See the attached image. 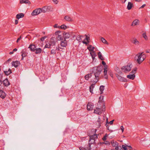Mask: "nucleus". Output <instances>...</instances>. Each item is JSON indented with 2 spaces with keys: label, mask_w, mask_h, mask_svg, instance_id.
Returning a JSON list of instances; mask_svg holds the SVG:
<instances>
[{
  "label": "nucleus",
  "mask_w": 150,
  "mask_h": 150,
  "mask_svg": "<svg viewBox=\"0 0 150 150\" xmlns=\"http://www.w3.org/2000/svg\"><path fill=\"white\" fill-rule=\"evenodd\" d=\"M98 57L101 60H103L104 59L101 53L100 52H99L98 53Z\"/></svg>",
  "instance_id": "33"
},
{
  "label": "nucleus",
  "mask_w": 150,
  "mask_h": 150,
  "mask_svg": "<svg viewBox=\"0 0 150 150\" xmlns=\"http://www.w3.org/2000/svg\"><path fill=\"white\" fill-rule=\"evenodd\" d=\"M21 4H27L28 3V0H20Z\"/></svg>",
  "instance_id": "37"
},
{
  "label": "nucleus",
  "mask_w": 150,
  "mask_h": 150,
  "mask_svg": "<svg viewBox=\"0 0 150 150\" xmlns=\"http://www.w3.org/2000/svg\"><path fill=\"white\" fill-rule=\"evenodd\" d=\"M146 58V55L143 53H139L135 57V59L137 62L140 64Z\"/></svg>",
  "instance_id": "2"
},
{
  "label": "nucleus",
  "mask_w": 150,
  "mask_h": 150,
  "mask_svg": "<svg viewBox=\"0 0 150 150\" xmlns=\"http://www.w3.org/2000/svg\"><path fill=\"white\" fill-rule=\"evenodd\" d=\"M35 53L36 54H40L42 51V50L41 48H36V49H35Z\"/></svg>",
  "instance_id": "29"
},
{
  "label": "nucleus",
  "mask_w": 150,
  "mask_h": 150,
  "mask_svg": "<svg viewBox=\"0 0 150 150\" xmlns=\"http://www.w3.org/2000/svg\"><path fill=\"white\" fill-rule=\"evenodd\" d=\"M92 73H90L86 75L85 76V79L86 80H88L92 76Z\"/></svg>",
  "instance_id": "30"
},
{
  "label": "nucleus",
  "mask_w": 150,
  "mask_h": 150,
  "mask_svg": "<svg viewBox=\"0 0 150 150\" xmlns=\"http://www.w3.org/2000/svg\"><path fill=\"white\" fill-rule=\"evenodd\" d=\"M104 77L106 79H108V76L107 75V73H106V74L105 73H104Z\"/></svg>",
  "instance_id": "52"
},
{
  "label": "nucleus",
  "mask_w": 150,
  "mask_h": 150,
  "mask_svg": "<svg viewBox=\"0 0 150 150\" xmlns=\"http://www.w3.org/2000/svg\"><path fill=\"white\" fill-rule=\"evenodd\" d=\"M46 38V37H42V38H40V40L41 41H43L44 40H45V39Z\"/></svg>",
  "instance_id": "54"
},
{
  "label": "nucleus",
  "mask_w": 150,
  "mask_h": 150,
  "mask_svg": "<svg viewBox=\"0 0 150 150\" xmlns=\"http://www.w3.org/2000/svg\"><path fill=\"white\" fill-rule=\"evenodd\" d=\"M6 93L2 90H0V97L2 99L4 98L6 96Z\"/></svg>",
  "instance_id": "21"
},
{
  "label": "nucleus",
  "mask_w": 150,
  "mask_h": 150,
  "mask_svg": "<svg viewBox=\"0 0 150 150\" xmlns=\"http://www.w3.org/2000/svg\"><path fill=\"white\" fill-rule=\"evenodd\" d=\"M56 53V52L55 50H52L51 51V54H55Z\"/></svg>",
  "instance_id": "48"
},
{
  "label": "nucleus",
  "mask_w": 150,
  "mask_h": 150,
  "mask_svg": "<svg viewBox=\"0 0 150 150\" xmlns=\"http://www.w3.org/2000/svg\"><path fill=\"white\" fill-rule=\"evenodd\" d=\"M132 42L133 44L136 45H139V41L136 38H133L132 40Z\"/></svg>",
  "instance_id": "18"
},
{
  "label": "nucleus",
  "mask_w": 150,
  "mask_h": 150,
  "mask_svg": "<svg viewBox=\"0 0 150 150\" xmlns=\"http://www.w3.org/2000/svg\"><path fill=\"white\" fill-rule=\"evenodd\" d=\"M114 121V120L111 121L109 123L110 125H112L113 124Z\"/></svg>",
  "instance_id": "57"
},
{
  "label": "nucleus",
  "mask_w": 150,
  "mask_h": 150,
  "mask_svg": "<svg viewBox=\"0 0 150 150\" xmlns=\"http://www.w3.org/2000/svg\"><path fill=\"white\" fill-rule=\"evenodd\" d=\"M82 42L83 44H85L86 45H87L89 42L87 41H85L84 40L82 41Z\"/></svg>",
  "instance_id": "50"
},
{
  "label": "nucleus",
  "mask_w": 150,
  "mask_h": 150,
  "mask_svg": "<svg viewBox=\"0 0 150 150\" xmlns=\"http://www.w3.org/2000/svg\"><path fill=\"white\" fill-rule=\"evenodd\" d=\"M56 41V40L55 37H52L50 41L47 42L45 47L48 48H51V46L55 45Z\"/></svg>",
  "instance_id": "4"
},
{
  "label": "nucleus",
  "mask_w": 150,
  "mask_h": 150,
  "mask_svg": "<svg viewBox=\"0 0 150 150\" xmlns=\"http://www.w3.org/2000/svg\"><path fill=\"white\" fill-rule=\"evenodd\" d=\"M105 141L102 143V144H104L106 145L109 146L110 145V142H109V141Z\"/></svg>",
  "instance_id": "38"
},
{
  "label": "nucleus",
  "mask_w": 150,
  "mask_h": 150,
  "mask_svg": "<svg viewBox=\"0 0 150 150\" xmlns=\"http://www.w3.org/2000/svg\"><path fill=\"white\" fill-rule=\"evenodd\" d=\"M137 68H134L132 71L131 72V73H132V74H134L135 73L136 71H137Z\"/></svg>",
  "instance_id": "45"
},
{
  "label": "nucleus",
  "mask_w": 150,
  "mask_h": 150,
  "mask_svg": "<svg viewBox=\"0 0 150 150\" xmlns=\"http://www.w3.org/2000/svg\"><path fill=\"white\" fill-rule=\"evenodd\" d=\"M100 91L101 94H102L103 93V91L104 89V86H100Z\"/></svg>",
  "instance_id": "39"
},
{
  "label": "nucleus",
  "mask_w": 150,
  "mask_h": 150,
  "mask_svg": "<svg viewBox=\"0 0 150 150\" xmlns=\"http://www.w3.org/2000/svg\"><path fill=\"white\" fill-rule=\"evenodd\" d=\"M24 16V14L23 13H20L17 14L16 16V18L18 19L21 18H23Z\"/></svg>",
  "instance_id": "23"
},
{
  "label": "nucleus",
  "mask_w": 150,
  "mask_h": 150,
  "mask_svg": "<svg viewBox=\"0 0 150 150\" xmlns=\"http://www.w3.org/2000/svg\"><path fill=\"white\" fill-rule=\"evenodd\" d=\"M146 6V5L145 4H144L143 5L140 7V8H143L144 7H145Z\"/></svg>",
  "instance_id": "60"
},
{
  "label": "nucleus",
  "mask_w": 150,
  "mask_h": 150,
  "mask_svg": "<svg viewBox=\"0 0 150 150\" xmlns=\"http://www.w3.org/2000/svg\"><path fill=\"white\" fill-rule=\"evenodd\" d=\"M102 70V69L100 68V67H96L93 68L92 73V74H94L95 77L94 80L93 81V83H96L99 79L100 77L99 76Z\"/></svg>",
  "instance_id": "1"
},
{
  "label": "nucleus",
  "mask_w": 150,
  "mask_h": 150,
  "mask_svg": "<svg viewBox=\"0 0 150 150\" xmlns=\"http://www.w3.org/2000/svg\"><path fill=\"white\" fill-rule=\"evenodd\" d=\"M13 52H13V51L12 52H9V54H12L13 53Z\"/></svg>",
  "instance_id": "64"
},
{
  "label": "nucleus",
  "mask_w": 150,
  "mask_h": 150,
  "mask_svg": "<svg viewBox=\"0 0 150 150\" xmlns=\"http://www.w3.org/2000/svg\"><path fill=\"white\" fill-rule=\"evenodd\" d=\"M42 12L45 13L47 12L52 11L53 8L52 7L50 6H45L41 8Z\"/></svg>",
  "instance_id": "5"
},
{
  "label": "nucleus",
  "mask_w": 150,
  "mask_h": 150,
  "mask_svg": "<svg viewBox=\"0 0 150 150\" xmlns=\"http://www.w3.org/2000/svg\"><path fill=\"white\" fill-rule=\"evenodd\" d=\"M17 50V49L16 48H15L13 49V52H16V51Z\"/></svg>",
  "instance_id": "61"
},
{
  "label": "nucleus",
  "mask_w": 150,
  "mask_h": 150,
  "mask_svg": "<svg viewBox=\"0 0 150 150\" xmlns=\"http://www.w3.org/2000/svg\"><path fill=\"white\" fill-rule=\"evenodd\" d=\"M95 49V47H93L91 45H89L87 47V49H88L89 51H94L93 50Z\"/></svg>",
  "instance_id": "28"
},
{
  "label": "nucleus",
  "mask_w": 150,
  "mask_h": 150,
  "mask_svg": "<svg viewBox=\"0 0 150 150\" xmlns=\"http://www.w3.org/2000/svg\"><path fill=\"white\" fill-rule=\"evenodd\" d=\"M18 20H15V23L16 25L18 23Z\"/></svg>",
  "instance_id": "58"
},
{
  "label": "nucleus",
  "mask_w": 150,
  "mask_h": 150,
  "mask_svg": "<svg viewBox=\"0 0 150 150\" xmlns=\"http://www.w3.org/2000/svg\"><path fill=\"white\" fill-rule=\"evenodd\" d=\"M64 19L66 21L69 22H72L73 20L71 17L69 16H66L64 17Z\"/></svg>",
  "instance_id": "20"
},
{
  "label": "nucleus",
  "mask_w": 150,
  "mask_h": 150,
  "mask_svg": "<svg viewBox=\"0 0 150 150\" xmlns=\"http://www.w3.org/2000/svg\"><path fill=\"white\" fill-rule=\"evenodd\" d=\"M110 145H111L112 146L116 148L118 145V144L116 141L112 140L110 142Z\"/></svg>",
  "instance_id": "15"
},
{
  "label": "nucleus",
  "mask_w": 150,
  "mask_h": 150,
  "mask_svg": "<svg viewBox=\"0 0 150 150\" xmlns=\"http://www.w3.org/2000/svg\"><path fill=\"white\" fill-rule=\"evenodd\" d=\"M90 54L91 55L93 59H94L96 55L95 52L94 51L91 52L90 53Z\"/></svg>",
  "instance_id": "32"
},
{
  "label": "nucleus",
  "mask_w": 150,
  "mask_h": 150,
  "mask_svg": "<svg viewBox=\"0 0 150 150\" xmlns=\"http://www.w3.org/2000/svg\"><path fill=\"white\" fill-rule=\"evenodd\" d=\"M42 12L41 8H37L33 11L31 13V15L33 16H36Z\"/></svg>",
  "instance_id": "9"
},
{
  "label": "nucleus",
  "mask_w": 150,
  "mask_h": 150,
  "mask_svg": "<svg viewBox=\"0 0 150 150\" xmlns=\"http://www.w3.org/2000/svg\"><path fill=\"white\" fill-rule=\"evenodd\" d=\"M12 65L14 67H17L20 64V63L19 61H13L12 62Z\"/></svg>",
  "instance_id": "16"
},
{
  "label": "nucleus",
  "mask_w": 150,
  "mask_h": 150,
  "mask_svg": "<svg viewBox=\"0 0 150 150\" xmlns=\"http://www.w3.org/2000/svg\"><path fill=\"white\" fill-rule=\"evenodd\" d=\"M56 50H58V51H59V47H57L56 49Z\"/></svg>",
  "instance_id": "62"
},
{
  "label": "nucleus",
  "mask_w": 150,
  "mask_h": 150,
  "mask_svg": "<svg viewBox=\"0 0 150 150\" xmlns=\"http://www.w3.org/2000/svg\"><path fill=\"white\" fill-rule=\"evenodd\" d=\"M35 48L36 47L35 45L31 44L29 46V48H30L31 51H35Z\"/></svg>",
  "instance_id": "25"
},
{
  "label": "nucleus",
  "mask_w": 150,
  "mask_h": 150,
  "mask_svg": "<svg viewBox=\"0 0 150 150\" xmlns=\"http://www.w3.org/2000/svg\"><path fill=\"white\" fill-rule=\"evenodd\" d=\"M101 41L103 43H104V44H107V45H108V42L107 41V40L105 39L104 38L102 37L101 38Z\"/></svg>",
  "instance_id": "34"
},
{
  "label": "nucleus",
  "mask_w": 150,
  "mask_h": 150,
  "mask_svg": "<svg viewBox=\"0 0 150 150\" xmlns=\"http://www.w3.org/2000/svg\"><path fill=\"white\" fill-rule=\"evenodd\" d=\"M127 78H128L129 79H132V80H133L134 79L135 77V75L134 74H129L127 75Z\"/></svg>",
  "instance_id": "24"
},
{
  "label": "nucleus",
  "mask_w": 150,
  "mask_h": 150,
  "mask_svg": "<svg viewBox=\"0 0 150 150\" xmlns=\"http://www.w3.org/2000/svg\"><path fill=\"white\" fill-rule=\"evenodd\" d=\"M133 6V4L131 2H129L128 3V5L127 6V8L128 10H130L131 9L132 7Z\"/></svg>",
  "instance_id": "26"
},
{
  "label": "nucleus",
  "mask_w": 150,
  "mask_h": 150,
  "mask_svg": "<svg viewBox=\"0 0 150 150\" xmlns=\"http://www.w3.org/2000/svg\"><path fill=\"white\" fill-rule=\"evenodd\" d=\"M97 139V136L96 134H94L93 135L91 136L90 137V139L89 140V148L85 149L84 148H82L80 149V150H90L91 149V144L95 143V141Z\"/></svg>",
  "instance_id": "3"
},
{
  "label": "nucleus",
  "mask_w": 150,
  "mask_h": 150,
  "mask_svg": "<svg viewBox=\"0 0 150 150\" xmlns=\"http://www.w3.org/2000/svg\"><path fill=\"white\" fill-rule=\"evenodd\" d=\"M120 129L122 130V132H123L124 131V128L123 126H121Z\"/></svg>",
  "instance_id": "53"
},
{
  "label": "nucleus",
  "mask_w": 150,
  "mask_h": 150,
  "mask_svg": "<svg viewBox=\"0 0 150 150\" xmlns=\"http://www.w3.org/2000/svg\"><path fill=\"white\" fill-rule=\"evenodd\" d=\"M102 63L103 64V65L104 66L105 65H106V63L104 61H102Z\"/></svg>",
  "instance_id": "56"
},
{
  "label": "nucleus",
  "mask_w": 150,
  "mask_h": 150,
  "mask_svg": "<svg viewBox=\"0 0 150 150\" xmlns=\"http://www.w3.org/2000/svg\"><path fill=\"white\" fill-rule=\"evenodd\" d=\"M108 66L107 65H106L104 66V73L105 74H106L107 73L108 71Z\"/></svg>",
  "instance_id": "36"
},
{
  "label": "nucleus",
  "mask_w": 150,
  "mask_h": 150,
  "mask_svg": "<svg viewBox=\"0 0 150 150\" xmlns=\"http://www.w3.org/2000/svg\"><path fill=\"white\" fill-rule=\"evenodd\" d=\"M54 27L55 28H60V26H58L57 24H55L54 25Z\"/></svg>",
  "instance_id": "51"
},
{
  "label": "nucleus",
  "mask_w": 150,
  "mask_h": 150,
  "mask_svg": "<svg viewBox=\"0 0 150 150\" xmlns=\"http://www.w3.org/2000/svg\"><path fill=\"white\" fill-rule=\"evenodd\" d=\"M55 35L56 36V40L57 39L58 40H61L62 39L61 32L60 31H56L55 33Z\"/></svg>",
  "instance_id": "8"
},
{
  "label": "nucleus",
  "mask_w": 150,
  "mask_h": 150,
  "mask_svg": "<svg viewBox=\"0 0 150 150\" xmlns=\"http://www.w3.org/2000/svg\"><path fill=\"white\" fill-rule=\"evenodd\" d=\"M86 36V38L85 39V40H86L87 41L89 42L90 40V38L89 37H88L87 36V35H85Z\"/></svg>",
  "instance_id": "47"
},
{
  "label": "nucleus",
  "mask_w": 150,
  "mask_h": 150,
  "mask_svg": "<svg viewBox=\"0 0 150 150\" xmlns=\"http://www.w3.org/2000/svg\"><path fill=\"white\" fill-rule=\"evenodd\" d=\"M60 28L62 29H65L67 28L66 26L64 24L62 25L61 26H60Z\"/></svg>",
  "instance_id": "43"
},
{
  "label": "nucleus",
  "mask_w": 150,
  "mask_h": 150,
  "mask_svg": "<svg viewBox=\"0 0 150 150\" xmlns=\"http://www.w3.org/2000/svg\"><path fill=\"white\" fill-rule=\"evenodd\" d=\"M108 136V135L107 134H105L104 136L102 138V140L103 141H105L107 139V138Z\"/></svg>",
  "instance_id": "46"
},
{
  "label": "nucleus",
  "mask_w": 150,
  "mask_h": 150,
  "mask_svg": "<svg viewBox=\"0 0 150 150\" xmlns=\"http://www.w3.org/2000/svg\"><path fill=\"white\" fill-rule=\"evenodd\" d=\"M116 76L118 80L120 81L123 82H126L127 81V80L126 78L118 74H116Z\"/></svg>",
  "instance_id": "10"
},
{
  "label": "nucleus",
  "mask_w": 150,
  "mask_h": 150,
  "mask_svg": "<svg viewBox=\"0 0 150 150\" xmlns=\"http://www.w3.org/2000/svg\"><path fill=\"white\" fill-rule=\"evenodd\" d=\"M52 1L56 4H57L59 2L57 0H52Z\"/></svg>",
  "instance_id": "49"
},
{
  "label": "nucleus",
  "mask_w": 150,
  "mask_h": 150,
  "mask_svg": "<svg viewBox=\"0 0 150 150\" xmlns=\"http://www.w3.org/2000/svg\"><path fill=\"white\" fill-rule=\"evenodd\" d=\"M21 38V36L19 38H18L16 40V42H18L19 40H20Z\"/></svg>",
  "instance_id": "55"
},
{
  "label": "nucleus",
  "mask_w": 150,
  "mask_h": 150,
  "mask_svg": "<svg viewBox=\"0 0 150 150\" xmlns=\"http://www.w3.org/2000/svg\"><path fill=\"white\" fill-rule=\"evenodd\" d=\"M4 72L6 75L8 76L12 73V71L11 69H9L8 71L4 70Z\"/></svg>",
  "instance_id": "27"
},
{
  "label": "nucleus",
  "mask_w": 150,
  "mask_h": 150,
  "mask_svg": "<svg viewBox=\"0 0 150 150\" xmlns=\"http://www.w3.org/2000/svg\"><path fill=\"white\" fill-rule=\"evenodd\" d=\"M126 1H127V0H124V1L122 0V3H124L126 2Z\"/></svg>",
  "instance_id": "63"
},
{
  "label": "nucleus",
  "mask_w": 150,
  "mask_h": 150,
  "mask_svg": "<svg viewBox=\"0 0 150 150\" xmlns=\"http://www.w3.org/2000/svg\"><path fill=\"white\" fill-rule=\"evenodd\" d=\"M3 83L5 86H8L10 84L9 81L7 79H5L3 81Z\"/></svg>",
  "instance_id": "22"
},
{
  "label": "nucleus",
  "mask_w": 150,
  "mask_h": 150,
  "mask_svg": "<svg viewBox=\"0 0 150 150\" xmlns=\"http://www.w3.org/2000/svg\"><path fill=\"white\" fill-rule=\"evenodd\" d=\"M82 36L81 35H78L77 36L76 39L79 41L80 42L81 40V37Z\"/></svg>",
  "instance_id": "40"
},
{
  "label": "nucleus",
  "mask_w": 150,
  "mask_h": 150,
  "mask_svg": "<svg viewBox=\"0 0 150 150\" xmlns=\"http://www.w3.org/2000/svg\"><path fill=\"white\" fill-rule=\"evenodd\" d=\"M115 149L116 150H122V147L120 146H117L116 148H115Z\"/></svg>",
  "instance_id": "41"
},
{
  "label": "nucleus",
  "mask_w": 150,
  "mask_h": 150,
  "mask_svg": "<svg viewBox=\"0 0 150 150\" xmlns=\"http://www.w3.org/2000/svg\"><path fill=\"white\" fill-rule=\"evenodd\" d=\"M142 36L145 40H148V38L145 33L143 34Z\"/></svg>",
  "instance_id": "44"
},
{
  "label": "nucleus",
  "mask_w": 150,
  "mask_h": 150,
  "mask_svg": "<svg viewBox=\"0 0 150 150\" xmlns=\"http://www.w3.org/2000/svg\"><path fill=\"white\" fill-rule=\"evenodd\" d=\"M94 84H91V86H90V91L91 93H93V89L94 87V85L96 84L95 83H94Z\"/></svg>",
  "instance_id": "31"
},
{
  "label": "nucleus",
  "mask_w": 150,
  "mask_h": 150,
  "mask_svg": "<svg viewBox=\"0 0 150 150\" xmlns=\"http://www.w3.org/2000/svg\"><path fill=\"white\" fill-rule=\"evenodd\" d=\"M132 67V65L131 64H128L127 65L122 67L121 69L124 72L127 73L129 71Z\"/></svg>",
  "instance_id": "7"
},
{
  "label": "nucleus",
  "mask_w": 150,
  "mask_h": 150,
  "mask_svg": "<svg viewBox=\"0 0 150 150\" xmlns=\"http://www.w3.org/2000/svg\"><path fill=\"white\" fill-rule=\"evenodd\" d=\"M60 42V46L63 47H65L67 45V40L64 39H62Z\"/></svg>",
  "instance_id": "11"
},
{
  "label": "nucleus",
  "mask_w": 150,
  "mask_h": 150,
  "mask_svg": "<svg viewBox=\"0 0 150 150\" xmlns=\"http://www.w3.org/2000/svg\"><path fill=\"white\" fill-rule=\"evenodd\" d=\"M21 56H22V58L21 60H23V58L24 57L27 56V50L24 49L21 52Z\"/></svg>",
  "instance_id": "12"
},
{
  "label": "nucleus",
  "mask_w": 150,
  "mask_h": 150,
  "mask_svg": "<svg viewBox=\"0 0 150 150\" xmlns=\"http://www.w3.org/2000/svg\"><path fill=\"white\" fill-rule=\"evenodd\" d=\"M63 35L64 36V39H68L71 36V33L64 32L63 33Z\"/></svg>",
  "instance_id": "14"
},
{
  "label": "nucleus",
  "mask_w": 150,
  "mask_h": 150,
  "mask_svg": "<svg viewBox=\"0 0 150 150\" xmlns=\"http://www.w3.org/2000/svg\"><path fill=\"white\" fill-rule=\"evenodd\" d=\"M102 123V121L100 120V119L99 118H98V120L97 122V124H98V127H99L101 126V124Z\"/></svg>",
  "instance_id": "35"
},
{
  "label": "nucleus",
  "mask_w": 150,
  "mask_h": 150,
  "mask_svg": "<svg viewBox=\"0 0 150 150\" xmlns=\"http://www.w3.org/2000/svg\"><path fill=\"white\" fill-rule=\"evenodd\" d=\"M93 108V105L91 103H88L87 105V109L88 110H92Z\"/></svg>",
  "instance_id": "19"
},
{
  "label": "nucleus",
  "mask_w": 150,
  "mask_h": 150,
  "mask_svg": "<svg viewBox=\"0 0 150 150\" xmlns=\"http://www.w3.org/2000/svg\"><path fill=\"white\" fill-rule=\"evenodd\" d=\"M105 126L108 129L110 130L109 129V123L108 122V118H106V123L105 124Z\"/></svg>",
  "instance_id": "42"
},
{
  "label": "nucleus",
  "mask_w": 150,
  "mask_h": 150,
  "mask_svg": "<svg viewBox=\"0 0 150 150\" xmlns=\"http://www.w3.org/2000/svg\"><path fill=\"white\" fill-rule=\"evenodd\" d=\"M122 150H128V149L130 150L132 149L130 146H128L125 144L122 146Z\"/></svg>",
  "instance_id": "17"
},
{
  "label": "nucleus",
  "mask_w": 150,
  "mask_h": 150,
  "mask_svg": "<svg viewBox=\"0 0 150 150\" xmlns=\"http://www.w3.org/2000/svg\"><path fill=\"white\" fill-rule=\"evenodd\" d=\"M146 52L147 53H150V50H146Z\"/></svg>",
  "instance_id": "59"
},
{
  "label": "nucleus",
  "mask_w": 150,
  "mask_h": 150,
  "mask_svg": "<svg viewBox=\"0 0 150 150\" xmlns=\"http://www.w3.org/2000/svg\"><path fill=\"white\" fill-rule=\"evenodd\" d=\"M105 105L103 106L102 108L97 107L96 108V109L94 110V112L98 115H100L103 112L105 111Z\"/></svg>",
  "instance_id": "6"
},
{
  "label": "nucleus",
  "mask_w": 150,
  "mask_h": 150,
  "mask_svg": "<svg viewBox=\"0 0 150 150\" xmlns=\"http://www.w3.org/2000/svg\"><path fill=\"white\" fill-rule=\"evenodd\" d=\"M139 22L140 21L139 20L137 19H135L133 21L131 25V26L134 27L139 25Z\"/></svg>",
  "instance_id": "13"
}]
</instances>
